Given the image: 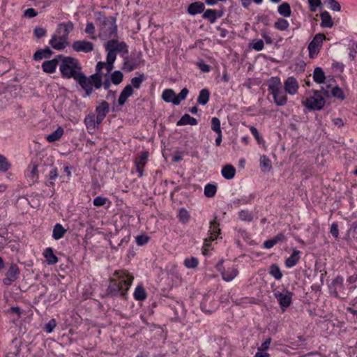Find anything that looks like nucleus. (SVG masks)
Here are the masks:
<instances>
[{
  "instance_id": "393cba45",
  "label": "nucleus",
  "mask_w": 357,
  "mask_h": 357,
  "mask_svg": "<svg viewBox=\"0 0 357 357\" xmlns=\"http://www.w3.org/2000/svg\"><path fill=\"white\" fill-rule=\"evenodd\" d=\"M321 22V26L325 28H331L333 26V22L328 12H322L320 15Z\"/></svg>"
},
{
  "instance_id": "bf43d9fd",
  "label": "nucleus",
  "mask_w": 357,
  "mask_h": 357,
  "mask_svg": "<svg viewBox=\"0 0 357 357\" xmlns=\"http://www.w3.org/2000/svg\"><path fill=\"white\" fill-rule=\"evenodd\" d=\"M178 216H179L180 220L183 222H188L189 220V218H190L189 213L185 208H181L179 211Z\"/></svg>"
},
{
  "instance_id": "9b49d317",
  "label": "nucleus",
  "mask_w": 357,
  "mask_h": 357,
  "mask_svg": "<svg viewBox=\"0 0 357 357\" xmlns=\"http://www.w3.org/2000/svg\"><path fill=\"white\" fill-rule=\"evenodd\" d=\"M25 177L31 185L36 183L38 181L39 172L36 164L31 162L29 165L25 172Z\"/></svg>"
},
{
  "instance_id": "774afa93",
  "label": "nucleus",
  "mask_w": 357,
  "mask_h": 357,
  "mask_svg": "<svg viewBox=\"0 0 357 357\" xmlns=\"http://www.w3.org/2000/svg\"><path fill=\"white\" fill-rule=\"evenodd\" d=\"M104 68L107 69V63L99 61L96 65V73L95 74H98L101 76V71Z\"/></svg>"
},
{
  "instance_id": "864d4df0",
  "label": "nucleus",
  "mask_w": 357,
  "mask_h": 357,
  "mask_svg": "<svg viewBox=\"0 0 357 357\" xmlns=\"http://www.w3.org/2000/svg\"><path fill=\"white\" fill-rule=\"evenodd\" d=\"M211 129L216 133L222 132L220 127V121L217 117L211 119Z\"/></svg>"
},
{
  "instance_id": "680f3d73",
  "label": "nucleus",
  "mask_w": 357,
  "mask_h": 357,
  "mask_svg": "<svg viewBox=\"0 0 357 357\" xmlns=\"http://www.w3.org/2000/svg\"><path fill=\"white\" fill-rule=\"evenodd\" d=\"M239 217L242 221L250 222L252 220L251 214L247 211H241Z\"/></svg>"
},
{
  "instance_id": "7c9ffc66",
  "label": "nucleus",
  "mask_w": 357,
  "mask_h": 357,
  "mask_svg": "<svg viewBox=\"0 0 357 357\" xmlns=\"http://www.w3.org/2000/svg\"><path fill=\"white\" fill-rule=\"evenodd\" d=\"M300 252L294 250L293 253L285 261L286 266L291 268L294 266L300 259Z\"/></svg>"
},
{
  "instance_id": "f704fd0d",
  "label": "nucleus",
  "mask_w": 357,
  "mask_h": 357,
  "mask_svg": "<svg viewBox=\"0 0 357 357\" xmlns=\"http://www.w3.org/2000/svg\"><path fill=\"white\" fill-rule=\"evenodd\" d=\"M64 130L61 127H59L54 132L46 137L49 142H54L61 139L63 135Z\"/></svg>"
},
{
  "instance_id": "0e129e2a",
  "label": "nucleus",
  "mask_w": 357,
  "mask_h": 357,
  "mask_svg": "<svg viewBox=\"0 0 357 357\" xmlns=\"http://www.w3.org/2000/svg\"><path fill=\"white\" fill-rule=\"evenodd\" d=\"M249 128H250V132L252 133V135L255 137V138L256 139L257 142L259 144H260L261 141L262 140V138L259 135L257 129L254 126H250Z\"/></svg>"
},
{
  "instance_id": "ea45409f",
  "label": "nucleus",
  "mask_w": 357,
  "mask_h": 357,
  "mask_svg": "<svg viewBox=\"0 0 357 357\" xmlns=\"http://www.w3.org/2000/svg\"><path fill=\"white\" fill-rule=\"evenodd\" d=\"M203 17L208 20L211 24H213L217 18V11L213 9H207L203 14Z\"/></svg>"
},
{
  "instance_id": "c85d7f7f",
  "label": "nucleus",
  "mask_w": 357,
  "mask_h": 357,
  "mask_svg": "<svg viewBox=\"0 0 357 357\" xmlns=\"http://www.w3.org/2000/svg\"><path fill=\"white\" fill-rule=\"evenodd\" d=\"M43 255L48 264H54L58 261V258L54 254L53 250L51 248H46L44 251Z\"/></svg>"
},
{
  "instance_id": "13d9d810",
  "label": "nucleus",
  "mask_w": 357,
  "mask_h": 357,
  "mask_svg": "<svg viewBox=\"0 0 357 357\" xmlns=\"http://www.w3.org/2000/svg\"><path fill=\"white\" fill-rule=\"evenodd\" d=\"M84 123L87 128H95V116L89 114L84 119Z\"/></svg>"
},
{
  "instance_id": "a18cd8bd",
  "label": "nucleus",
  "mask_w": 357,
  "mask_h": 357,
  "mask_svg": "<svg viewBox=\"0 0 357 357\" xmlns=\"http://www.w3.org/2000/svg\"><path fill=\"white\" fill-rule=\"evenodd\" d=\"M270 274L274 277L276 280H280L282 277V273L276 264H272L270 267Z\"/></svg>"
},
{
  "instance_id": "5fc2aeb1",
  "label": "nucleus",
  "mask_w": 357,
  "mask_h": 357,
  "mask_svg": "<svg viewBox=\"0 0 357 357\" xmlns=\"http://www.w3.org/2000/svg\"><path fill=\"white\" fill-rule=\"evenodd\" d=\"M85 32L90 35V38L91 39H96V36L94 34L95 33V26L93 25V24L92 22H87L86 23V29H85Z\"/></svg>"
},
{
  "instance_id": "c03bdc74",
  "label": "nucleus",
  "mask_w": 357,
  "mask_h": 357,
  "mask_svg": "<svg viewBox=\"0 0 357 357\" xmlns=\"http://www.w3.org/2000/svg\"><path fill=\"white\" fill-rule=\"evenodd\" d=\"M217 192V187L213 184H207L204 188V195L207 197H213Z\"/></svg>"
},
{
  "instance_id": "37998d69",
  "label": "nucleus",
  "mask_w": 357,
  "mask_h": 357,
  "mask_svg": "<svg viewBox=\"0 0 357 357\" xmlns=\"http://www.w3.org/2000/svg\"><path fill=\"white\" fill-rule=\"evenodd\" d=\"M93 203V205L97 207L103 206L106 205L107 204H108V206H109V205L111 204V202L108 199V198L101 197V196H98V197H96V198H94Z\"/></svg>"
},
{
  "instance_id": "72a5a7b5",
  "label": "nucleus",
  "mask_w": 357,
  "mask_h": 357,
  "mask_svg": "<svg viewBox=\"0 0 357 357\" xmlns=\"http://www.w3.org/2000/svg\"><path fill=\"white\" fill-rule=\"evenodd\" d=\"M107 52V72L109 73L114 68V62L116 58V53L110 51L109 50H106Z\"/></svg>"
},
{
  "instance_id": "4be33fe9",
  "label": "nucleus",
  "mask_w": 357,
  "mask_h": 357,
  "mask_svg": "<svg viewBox=\"0 0 357 357\" xmlns=\"http://www.w3.org/2000/svg\"><path fill=\"white\" fill-rule=\"evenodd\" d=\"M204 10V4L202 2L191 3L188 8V13L192 15L202 13Z\"/></svg>"
},
{
  "instance_id": "2eb2a0df",
  "label": "nucleus",
  "mask_w": 357,
  "mask_h": 357,
  "mask_svg": "<svg viewBox=\"0 0 357 357\" xmlns=\"http://www.w3.org/2000/svg\"><path fill=\"white\" fill-rule=\"evenodd\" d=\"M275 296L277 298L282 307H287L291 303L292 294L288 291L284 292H275Z\"/></svg>"
},
{
  "instance_id": "3c124183",
  "label": "nucleus",
  "mask_w": 357,
  "mask_h": 357,
  "mask_svg": "<svg viewBox=\"0 0 357 357\" xmlns=\"http://www.w3.org/2000/svg\"><path fill=\"white\" fill-rule=\"evenodd\" d=\"M250 47L256 51H261L264 49V43L262 40H254L250 43Z\"/></svg>"
},
{
  "instance_id": "9d476101",
  "label": "nucleus",
  "mask_w": 357,
  "mask_h": 357,
  "mask_svg": "<svg viewBox=\"0 0 357 357\" xmlns=\"http://www.w3.org/2000/svg\"><path fill=\"white\" fill-rule=\"evenodd\" d=\"M105 49L109 50L113 52L119 53H128V48L126 44L123 41H118L116 40H110L107 41L105 45Z\"/></svg>"
},
{
  "instance_id": "2f4dec72",
  "label": "nucleus",
  "mask_w": 357,
  "mask_h": 357,
  "mask_svg": "<svg viewBox=\"0 0 357 357\" xmlns=\"http://www.w3.org/2000/svg\"><path fill=\"white\" fill-rule=\"evenodd\" d=\"M197 124V119L194 117L190 116L189 114H184L176 123V125L178 126L184 125L194 126Z\"/></svg>"
},
{
  "instance_id": "423d86ee",
  "label": "nucleus",
  "mask_w": 357,
  "mask_h": 357,
  "mask_svg": "<svg viewBox=\"0 0 357 357\" xmlns=\"http://www.w3.org/2000/svg\"><path fill=\"white\" fill-rule=\"evenodd\" d=\"M189 91L187 88H183L178 94H176L173 89H167L162 91V98L167 102H172L175 105H178L180 102L185 100Z\"/></svg>"
},
{
  "instance_id": "e2e57ef3",
  "label": "nucleus",
  "mask_w": 357,
  "mask_h": 357,
  "mask_svg": "<svg viewBox=\"0 0 357 357\" xmlns=\"http://www.w3.org/2000/svg\"><path fill=\"white\" fill-rule=\"evenodd\" d=\"M357 53V42L352 43L349 47V57L353 60L354 59Z\"/></svg>"
},
{
  "instance_id": "f257e3e1",
  "label": "nucleus",
  "mask_w": 357,
  "mask_h": 357,
  "mask_svg": "<svg viewBox=\"0 0 357 357\" xmlns=\"http://www.w3.org/2000/svg\"><path fill=\"white\" fill-rule=\"evenodd\" d=\"M134 278L127 271H116L109 280L107 292L112 296H125Z\"/></svg>"
},
{
  "instance_id": "0eeeda50",
  "label": "nucleus",
  "mask_w": 357,
  "mask_h": 357,
  "mask_svg": "<svg viewBox=\"0 0 357 357\" xmlns=\"http://www.w3.org/2000/svg\"><path fill=\"white\" fill-rule=\"evenodd\" d=\"M325 39L326 36L322 33H317L314 36L308 45L309 56L310 58L313 59L317 56L321 48L322 43Z\"/></svg>"
},
{
  "instance_id": "4468645a",
  "label": "nucleus",
  "mask_w": 357,
  "mask_h": 357,
  "mask_svg": "<svg viewBox=\"0 0 357 357\" xmlns=\"http://www.w3.org/2000/svg\"><path fill=\"white\" fill-rule=\"evenodd\" d=\"M273 96V101L278 106H284L287 102V96L282 88L275 90L271 93Z\"/></svg>"
},
{
  "instance_id": "a211bd4d",
  "label": "nucleus",
  "mask_w": 357,
  "mask_h": 357,
  "mask_svg": "<svg viewBox=\"0 0 357 357\" xmlns=\"http://www.w3.org/2000/svg\"><path fill=\"white\" fill-rule=\"evenodd\" d=\"M219 225H211L208 230L209 237L204 240V247L209 246L208 241H214L220 234V229L218 227Z\"/></svg>"
},
{
  "instance_id": "603ef678",
  "label": "nucleus",
  "mask_w": 357,
  "mask_h": 357,
  "mask_svg": "<svg viewBox=\"0 0 357 357\" xmlns=\"http://www.w3.org/2000/svg\"><path fill=\"white\" fill-rule=\"evenodd\" d=\"M144 75H141L139 77H133L132 79H131V86L133 88L135 89H139L140 86H141V84L142 83V82L144 81Z\"/></svg>"
},
{
  "instance_id": "20e7f679",
  "label": "nucleus",
  "mask_w": 357,
  "mask_h": 357,
  "mask_svg": "<svg viewBox=\"0 0 357 357\" xmlns=\"http://www.w3.org/2000/svg\"><path fill=\"white\" fill-rule=\"evenodd\" d=\"M302 103L311 110H321L324 107L326 100L319 91L313 90L308 93V96Z\"/></svg>"
},
{
  "instance_id": "8fccbe9b",
  "label": "nucleus",
  "mask_w": 357,
  "mask_h": 357,
  "mask_svg": "<svg viewBox=\"0 0 357 357\" xmlns=\"http://www.w3.org/2000/svg\"><path fill=\"white\" fill-rule=\"evenodd\" d=\"M111 80L114 84H120L123 80L122 73L119 70L114 71L111 75Z\"/></svg>"
},
{
  "instance_id": "052dcab7",
  "label": "nucleus",
  "mask_w": 357,
  "mask_h": 357,
  "mask_svg": "<svg viewBox=\"0 0 357 357\" xmlns=\"http://www.w3.org/2000/svg\"><path fill=\"white\" fill-rule=\"evenodd\" d=\"M135 238L137 244L140 246L145 245L149 240V237L146 235H139Z\"/></svg>"
},
{
  "instance_id": "6e6552de",
  "label": "nucleus",
  "mask_w": 357,
  "mask_h": 357,
  "mask_svg": "<svg viewBox=\"0 0 357 357\" xmlns=\"http://www.w3.org/2000/svg\"><path fill=\"white\" fill-rule=\"evenodd\" d=\"M20 273V271L17 265L14 263L10 264L5 274V278L3 279V284L6 286L11 285L13 282L18 279Z\"/></svg>"
},
{
  "instance_id": "4d7b16f0",
  "label": "nucleus",
  "mask_w": 357,
  "mask_h": 357,
  "mask_svg": "<svg viewBox=\"0 0 357 357\" xmlns=\"http://www.w3.org/2000/svg\"><path fill=\"white\" fill-rule=\"evenodd\" d=\"M310 9L312 12H315L321 6V0H307Z\"/></svg>"
},
{
  "instance_id": "de8ad7c7",
  "label": "nucleus",
  "mask_w": 357,
  "mask_h": 357,
  "mask_svg": "<svg viewBox=\"0 0 357 357\" xmlns=\"http://www.w3.org/2000/svg\"><path fill=\"white\" fill-rule=\"evenodd\" d=\"M199 264L198 259L194 257L186 258L184 260V265L188 268H195Z\"/></svg>"
},
{
  "instance_id": "79ce46f5",
  "label": "nucleus",
  "mask_w": 357,
  "mask_h": 357,
  "mask_svg": "<svg viewBox=\"0 0 357 357\" xmlns=\"http://www.w3.org/2000/svg\"><path fill=\"white\" fill-rule=\"evenodd\" d=\"M11 167V164L8 160L3 155L0 154V172H6Z\"/></svg>"
},
{
  "instance_id": "49530a36",
  "label": "nucleus",
  "mask_w": 357,
  "mask_h": 357,
  "mask_svg": "<svg viewBox=\"0 0 357 357\" xmlns=\"http://www.w3.org/2000/svg\"><path fill=\"white\" fill-rule=\"evenodd\" d=\"M331 95L333 97L336 98L340 100H343L345 98V95L343 91L338 86H335L332 89Z\"/></svg>"
},
{
  "instance_id": "4c0bfd02",
  "label": "nucleus",
  "mask_w": 357,
  "mask_h": 357,
  "mask_svg": "<svg viewBox=\"0 0 357 357\" xmlns=\"http://www.w3.org/2000/svg\"><path fill=\"white\" fill-rule=\"evenodd\" d=\"M109 112V104L106 101H102L97 107L96 112L100 114V119L105 118Z\"/></svg>"
},
{
  "instance_id": "39448f33",
  "label": "nucleus",
  "mask_w": 357,
  "mask_h": 357,
  "mask_svg": "<svg viewBox=\"0 0 357 357\" xmlns=\"http://www.w3.org/2000/svg\"><path fill=\"white\" fill-rule=\"evenodd\" d=\"M116 31L115 20L112 17L105 18L100 24L99 37L102 40L114 37Z\"/></svg>"
},
{
  "instance_id": "b1692460",
  "label": "nucleus",
  "mask_w": 357,
  "mask_h": 357,
  "mask_svg": "<svg viewBox=\"0 0 357 357\" xmlns=\"http://www.w3.org/2000/svg\"><path fill=\"white\" fill-rule=\"evenodd\" d=\"M313 80L317 84H323L325 82L326 76L323 69L320 67H317L313 71Z\"/></svg>"
},
{
  "instance_id": "1a4fd4ad",
  "label": "nucleus",
  "mask_w": 357,
  "mask_h": 357,
  "mask_svg": "<svg viewBox=\"0 0 357 357\" xmlns=\"http://www.w3.org/2000/svg\"><path fill=\"white\" fill-rule=\"evenodd\" d=\"M284 90L290 95H296L299 89L298 80L293 76L288 77L283 82Z\"/></svg>"
},
{
  "instance_id": "a19ab883",
  "label": "nucleus",
  "mask_w": 357,
  "mask_h": 357,
  "mask_svg": "<svg viewBox=\"0 0 357 357\" xmlns=\"http://www.w3.org/2000/svg\"><path fill=\"white\" fill-rule=\"evenodd\" d=\"M134 297L137 301H144L146 298V293L142 286H137L134 292Z\"/></svg>"
},
{
  "instance_id": "7ed1b4c3",
  "label": "nucleus",
  "mask_w": 357,
  "mask_h": 357,
  "mask_svg": "<svg viewBox=\"0 0 357 357\" xmlns=\"http://www.w3.org/2000/svg\"><path fill=\"white\" fill-rule=\"evenodd\" d=\"M75 80H76L85 91L86 96H89L92 93L93 86L96 89H99L102 86V76L98 74L86 77L82 73Z\"/></svg>"
},
{
  "instance_id": "69168bd1",
  "label": "nucleus",
  "mask_w": 357,
  "mask_h": 357,
  "mask_svg": "<svg viewBox=\"0 0 357 357\" xmlns=\"http://www.w3.org/2000/svg\"><path fill=\"white\" fill-rule=\"evenodd\" d=\"M24 15L25 17L31 18L36 17L38 13L34 8H30L24 10Z\"/></svg>"
},
{
  "instance_id": "e433bc0d",
  "label": "nucleus",
  "mask_w": 357,
  "mask_h": 357,
  "mask_svg": "<svg viewBox=\"0 0 357 357\" xmlns=\"http://www.w3.org/2000/svg\"><path fill=\"white\" fill-rule=\"evenodd\" d=\"M67 229L63 227L61 225H55L53 229L52 237L55 240H59L63 237Z\"/></svg>"
},
{
  "instance_id": "aec40b11",
  "label": "nucleus",
  "mask_w": 357,
  "mask_h": 357,
  "mask_svg": "<svg viewBox=\"0 0 357 357\" xmlns=\"http://www.w3.org/2000/svg\"><path fill=\"white\" fill-rule=\"evenodd\" d=\"M268 90L270 93L282 88L281 79L279 77H272L267 82Z\"/></svg>"
},
{
  "instance_id": "5701e85b",
  "label": "nucleus",
  "mask_w": 357,
  "mask_h": 357,
  "mask_svg": "<svg viewBox=\"0 0 357 357\" xmlns=\"http://www.w3.org/2000/svg\"><path fill=\"white\" fill-rule=\"evenodd\" d=\"M285 18L286 17L278 18L274 22V28L280 31H287L289 27V22Z\"/></svg>"
},
{
  "instance_id": "6e6d98bb",
  "label": "nucleus",
  "mask_w": 357,
  "mask_h": 357,
  "mask_svg": "<svg viewBox=\"0 0 357 357\" xmlns=\"http://www.w3.org/2000/svg\"><path fill=\"white\" fill-rule=\"evenodd\" d=\"M56 326V321L54 319H52L45 325L44 330L47 333H50L53 331L54 328Z\"/></svg>"
},
{
  "instance_id": "ddd939ff",
  "label": "nucleus",
  "mask_w": 357,
  "mask_h": 357,
  "mask_svg": "<svg viewBox=\"0 0 357 357\" xmlns=\"http://www.w3.org/2000/svg\"><path fill=\"white\" fill-rule=\"evenodd\" d=\"M72 47L77 52L88 53L93 51V44L86 40H77L73 43Z\"/></svg>"
},
{
  "instance_id": "cd10ccee",
  "label": "nucleus",
  "mask_w": 357,
  "mask_h": 357,
  "mask_svg": "<svg viewBox=\"0 0 357 357\" xmlns=\"http://www.w3.org/2000/svg\"><path fill=\"white\" fill-rule=\"evenodd\" d=\"M52 54V50L49 47H47V48L39 50L36 51L35 52V54H33V59L36 61H39L43 59L50 57Z\"/></svg>"
},
{
  "instance_id": "f03ea898",
  "label": "nucleus",
  "mask_w": 357,
  "mask_h": 357,
  "mask_svg": "<svg viewBox=\"0 0 357 357\" xmlns=\"http://www.w3.org/2000/svg\"><path fill=\"white\" fill-rule=\"evenodd\" d=\"M60 59L59 70L62 77L75 79L82 72L78 61L70 56H59Z\"/></svg>"
},
{
  "instance_id": "f3484780",
  "label": "nucleus",
  "mask_w": 357,
  "mask_h": 357,
  "mask_svg": "<svg viewBox=\"0 0 357 357\" xmlns=\"http://www.w3.org/2000/svg\"><path fill=\"white\" fill-rule=\"evenodd\" d=\"M59 61H60L59 56L54 59L44 61L42 64V68L43 71L47 73H54L59 64Z\"/></svg>"
},
{
  "instance_id": "6ab92c4d",
  "label": "nucleus",
  "mask_w": 357,
  "mask_h": 357,
  "mask_svg": "<svg viewBox=\"0 0 357 357\" xmlns=\"http://www.w3.org/2000/svg\"><path fill=\"white\" fill-rule=\"evenodd\" d=\"M284 241H286V237L283 234L280 233L273 237L272 239L266 241L264 243V248L270 249L273 248L275 244Z\"/></svg>"
},
{
  "instance_id": "09e8293b",
  "label": "nucleus",
  "mask_w": 357,
  "mask_h": 357,
  "mask_svg": "<svg viewBox=\"0 0 357 357\" xmlns=\"http://www.w3.org/2000/svg\"><path fill=\"white\" fill-rule=\"evenodd\" d=\"M324 2L333 11L338 12L341 10L340 3L335 0H324Z\"/></svg>"
},
{
  "instance_id": "a878e982",
  "label": "nucleus",
  "mask_w": 357,
  "mask_h": 357,
  "mask_svg": "<svg viewBox=\"0 0 357 357\" xmlns=\"http://www.w3.org/2000/svg\"><path fill=\"white\" fill-rule=\"evenodd\" d=\"M221 173L225 178L230 180L234 177L236 169L232 165H227L222 167Z\"/></svg>"
},
{
  "instance_id": "dca6fc26",
  "label": "nucleus",
  "mask_w": 357,
  "mask_h": 357,
  "mask_svg": "<svg viewBox=\"0 0 357 357\" xmlns=\"http://www.w3.org/2000/svg\"><path fill=\"white\" fill-rule=\"evenodd\" d=\"M50 44L55 50H63L68 45L67 38L63 35L61 36L54 35L50 40Z\"/></svg>"
},
{
  "instance_id": "338daca9",
  "label": "nucleus",
  "mask_w": 357,
  "mask_h": 357,
  "mask_svg": "<svg viewBox=\"0 0 357 357\" xmlns=\"http://www.w3.org/2000/svg\"><path fill=\"white\" fill-rule=\"evenodd\" d=\"M34 34L37 38L43 37L46 34V30L42 27H37L34 29Z\"/></svg>"
},
{
  "instance_id": "473e14b6",
  "label": "nucleus",
  "mask_w": 357,
  "mask_h": 357,
  "mask_svg": "<svg viewBox=\"0 0 357 357\" xmlns=\"http://www.w3.org/2000/svg\"><path fill=\"white\" fill-rule=\"evenodd\" d=\"M238 274V271L234 267L228 268L227 270L222 272L224 280L229 282L232 280Z\"/></svg>"
},
{
  "instance_id": "58836bf2",
  "label": "nucleus",
  "mask_w": 357,
  "mask_h": 357,
  "mask_svg": "<svg viewBox=\"0 0 357 357\" xmlns=\"http://www.w3.org/2000/svg\"><path fill=\"white\" fill-rule=\"evenodd\" d=\"M73 29V24L71 22L61 23L59 25V31L63 32V36L68 38V35Z\"/></svg>"
},
{
  "instance_id": "f8f14e48",
  "label": "nucleus",
  "mask_w": 357,
  "mask_h": 357,
  "mask_svg": "<svg viewBox=\"0 0 357 357\" xmlns=\"http://www.w3.org/2000/svg\"><path fill=\"white\" fill-rule=\"evenodd\" d=\"M149 152L142 151L140 153L139 156L135 161L136 171L139 177H142L144 174V167L148 161Z\"/></svg>"
},
{
  "instance_id": "c9c22d12",
  "label": "nucleus",
  "mask_w": 357,
  "mask_h": 357,
  "mask_svg": "<svg viewBox=\"0 0 357 357\" xmlns=\"http://www.w3.org/2000/svg\"><path fill=\"white\" fill-rule=\"evenodd\" d=\"M210 97L209 91L206 89H203L200 91L199 96L197 98V102L199 105H205L208 102Z\"/></svg>"
},
{
  "instance_id": "412c9836",
  "label": "nucleus",
  "mask_w": 357,
  "mask_h": 357,
  "mask_svg": "<svg viewBox=\"0 0 357 357\" xmlns=\"http://www.w3.org/2000/svg\"><path fill=\"white\" fill-rule=\"evenodd\" d=\"M133 93V89L131 85H127L121 91L118 102L120 105H123L127 99Z\"/></svg>"
},
{
  "instance_id": "bb28decb",
  "label": "nucleus",
  "mask_w": 357,
  "mask_h": 357,
  "mask_svg": "<svg viewBox=\"0 0 357 357\" xmlns=\"http://www.w3.org/2000/svg\"><path fill=\"white\" fill-rule=\"evenodd\" d=\"M278 13L283 17H289L291 15L290 5L287 2H283L278 7Z\"/></svg>"
},
{
  "instance_id": "c756f323",
  "label": "nucleus",
  "mask_w": 357,
  "mask_h": 357,
  "mask_svg": "<svg viewBox=\"0 0 357 357\" xmlns=\"http://www.w3.org/2000/svg\"><path fill=\"white\" fill-rule=\"evenodd\" d=\"M259 165L264 172H269L272 168L271 160L265 155L260 157Z\"/></svg>"
}]
</instances>
